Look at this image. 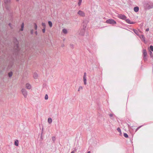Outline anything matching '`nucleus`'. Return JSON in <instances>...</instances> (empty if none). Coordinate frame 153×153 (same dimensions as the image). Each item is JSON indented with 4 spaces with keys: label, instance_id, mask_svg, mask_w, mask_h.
I'll return each instance as SVG.
<instances>
[{
    "label": "nucleus",
    "instance_id": "ddd939ff",
    "mask_svg": "<svg viewBox=\"0 0 153 153\" xmlns=\"http://www.w3.org/2000/svg\"><path fill=\"white\" fill-rule=\"evenodd\" d=\"M33 77L34 79H37L38 77V75L37 73L35 72L33 74Z\"/></svg>",
    "mask_w": 153,
    "mask_h": 153
},
{
    "label": "nucleus",
    "instance_id": "b1692460",
    "mask_svg": "<svg viewBox=\"0 0 153 153\" xmlns=\"http://www.w3.org/2000/svg\"><path fill=\"white\" fill-rule=\"evenodd\" d=\"M133 31L135 33V34H136L137 35L138 34V32L137 30L135 29H133Z\"/></svg>",
    "mask_w": 153,
    "mask_h": 153
},
{
    "label": "nucleus",
    "instance_id": "6e6552de",
    "mask_svg": "<svg viewBox=\"0 0 153 153\" xmlns=\"http://www.w3.org/2000/svg\"><path fill=\"white\" fill-rule=\"evenodd\" d=\"M88 22V21L87 20H85L83 21L82 24H83V28H84L85 29H86V26H87V24Z\"/></svg>",
    "mask_w": 153,
    "mask_h": 153
},
{
    "label": "nucleus",
    "instance_id": "72a5a7b5",
    "mask_svg": "<svg viewBox=\"0 0 153 153\" xmlns=\"http://www.w3.org/2000/svg\"><path fill=\"white\" fill-rule=\"evenodd\" d=\"M152 52L150 51V52H149L150 55L151 57H152L153 58V55L152 56Z\"/></svg>",
    "mask_w": 153,
    "mask_h": 153
},
{
    "label": "nucleus",
    "instance_id": "7c9ffc66",
    "mask_svg": "<svg viewBox=\"0 0 153 153\" xmlns=\"http://www.w3.org/2000/svg\"><path fill=\"white\" fill-rule=\"evenodd\" d=\"M48 96L47 94H46L45 97V100H48Z\"/></svg>",
    "mask_w": 153,
    "mask_h": 153
},
{
    "label": "nucleus",
    "instance_id": "9b49d317",
    "mask_svg": "<svg viewBox=\"0 0 153 153\" xmlns=\"http://www.w3.org/2000/svg\"><path fill=\"white\" fill-rule=\"evenodd\" d=\"M26 87L27 89H30L31 88V86L30 85L29 83H27L26 84Z\"/></svg>",
    "mask_w": 153,
    "mask_h": 153
},
{
    "label": "nucleus",
    "instance_id": "a19ab883",
    "mask_svg": "<svg viewBox=\"0 0 153 153\" xmlns=\"http://www.w3.org/2000/svg\"><path fill=\"white\" fill-rule=\"evenodd\" d=\"M8 25L10 27H11V24L10 23H9V24H8Z\"/></svg>",
    "mask_w": 153,
    "mask_h": 153
},
{
    "label": "nucleus",
    "instance_id": "58836bf2",
    "mask_svg": "<svg viewBox=\"0 0 153 153\" xmlns=\"http://www.w3.org/2000/svg\"><path fill=\"white\" fill-rule=\"evenodd\" d=\"M45 28H44L42 30V31L43 33H45Z\"/></svg>",
    "mask_w": 153,
    "mask_h": 153
},
{
    "label": "nucleus",
    "instance_id": "0eeeda50",
    "mask_svg": "<svg viewBox=\"0 0 153 153\" xmlns=\"http://www.w3.org/2000/svg\"><path fill=\"white\" fill-rule=\"evenodd\" d=\"M118 17L120 19L125 20L127 18L124 15L119 14L118 16Z\"/></svg>",
    "mask_w": 153,
    "mask_h": 153
},
{
    "label": "nucleus",
    "instance_id": "79ce46f5",
    "mask_svg": "<svg viewBox=\"0 0 153 153\" xmlns=\"http://www.w3.org/2000/svg\"><path fill=\"white\" fill-rule=\"evenodd\" d=\"M149 30V28H147L146 29V31H148Z\"/></svg>",
    "mask_w": 153,
    "mask_h": 153
},
{
    "label": "nucleus",
    "instance_id": "f8f14e48",
    "mask_svg": "<svg viewBox=\"0 0 153 153\" xmlns=\"http://www.w3.org/2000/svg\"><path fill=\"white\" fill-rule=\"evenodd\" d=\"M134 10L135 12H138L139 10V8L138 7H134Z\"/></svg>",
    "mask_w": 153,
    "mask_h": 153
},
{
    "label": "nucleus",
    "instance_id": "cd10ccee",
    "mask_svg": "<svg viewBox=\"0 0 153 153\" xmlns=\"http://www.w3.org/2000/svg\"><path fill=\"white\" fill-rule=\"evenodd\" d=\"M70 47L71 48L73 49L74 48V45L72 44H71L70 45Z\"/></svg>",
    "mask_w": 153,
    "mask_h": 153
},
{
    "label": "nucleus",
    "instance_id": "ea45409f",
    "mask_svg": "<svg viewBox=\"0 0 153 153\" xmlns=\"http://www.w3.org/2000/svg\"><path fill=\"white\" fill-rule=\"evenodd\" d=\"M134 22H130V23L129 24H134Z\"/></svg>",
    "mask_w": 153,
    "mask_h": 153
},
{
    "label": "nucleus",
    "instance_id": "37998d69",
    "mask_svg": "<svg viewBox=\"0 0 153 153\" xmlns=\"http://www.w3.org/2000/svg\"><path fill=\"white\" fill-rule=\"evenodd\" d=\"M35 33L36 35H37V31H36V32H35Z\"/></svg>",
    "mask_w": 153,
    "mask_h": 153
},
{
    "label": "nucleus",
    "instance_id": "2eb2a0df",
    "mask_svg": "<svg viewBox=\"0 0 153 153\" xmlns=\"http://www.w3.org/2000/svg\"><path fill=\"white\" fill-rule=\"evenodd\" d=\"M4 3L6 4H8L10 3V0H4Z\"/></svg>",
    "mask_w": 153,
    "mask_h": 153
},
{
    "label": "nucleus",
    "instance_id": "c9c22d12",
    "mask_svg": "<svg viewBox=\"0 0 153 153\" xmlns=\"http://www.w3.org/2000/svg\"><path fill=\"white\" fill-rule=\"evenodd\" d=\"M43 132V128H42V131H41V138L42 137V134Z\"/></svg>",
    "mask_w": 153,
    "mask_h": 153
},
{
    "label": "nucleus",
    "instance_id": "f3484780",
    "mask_svg": "<svg viewBox=\"0 0 153 153\" xmlns=\"http://www.w3.org/2000/svg\"><path fill=\"white\" fill-rule=\"evenodd\" d=\"M117 130L120 133V136H121L122 134V133L121 132V130L120 128L119 127L117 129Z\"/></svg>",
    "mask_w": 153,
    "mask_h": 153
},
{
    "label": "nucleus",
    "instance_id": "e433bc0d",
    "mask_svg": "<svg viewBox=\"0 0 153 153\" xmlns=\"http://www.w3.org/2000/svg\"><path fill=\"white\" fill-rule=\"evenodd\" d=\"M142 126H140L137 127L135 131H137Z\"/></svg>",
    "mask_w": 153,
    "mask_h": 153
},
{
    "label": "nucleus",
    "instance_id": "393cba45",
    "mask_svg": "<svg viewBox=\"0 0 153 153\" xmlns=\"http://www.w3.org/2000/svg\"><path fill=\"white\" fill-rule=\"evenodd\" d=\"M78 5L79 6L81 4L82 0H78Z\"/></svg>",
    "mask_w": 153,
    "mask_h": 153
},
{
    "label": "nucleus",
    "instance_id": "a18cd8bd",
    "mask_svg": "<svg viewBox=\"0 0 153 153\" xmlns=\"http://www.w3.org/2000/svg\"><path fill=\"white\" fill-rule=\"evenodd\" d=\"M87 153H90V151H88V152Z\"/></svg>",
    "mask_w": 153,
    "mask_h": 153
},
{
    "label": "nucleus",
    "instance_id": "7ed1b4c3",
    "mask_svg": "<svg viewBox=\"0 0 153 153\" xmlns=\"http://www.w3.org/2000/svg\"><path fill=\"white\" fill-rule=\"evenodd\" d=\"M106 22L111 24L114 25L116 23V22L114 19H109L106 21Z\"/></svg>",
    "mask_w": 153,
    "mask_h": 153
},
{
    "label": "nucleus",
    "instance_id": "39448f33",
    "mask_svg": "<svg viewBox=\"0 0 153 153\" xmlns=\"http://www.w3.org/2000/svg\"><path fill=\"white\" fill-rule=\"evenodd\" d=\"M21 91L24 97L26 98L27 95V92L26 89L25 88H23L22 89Z\"/></svg>",
    "mask_w": 153,
    "mask_h": 153
},
{
    "label": "nucleus",
    "instance_id": "1a4fd4ad",
    "mask_svg": "<svg viewBox=\"0 0 153 153\" xmlns=\"http://www.w3.org/2000/svg\"><path fill=\"white\" fill-rule=\"evenodd\" d=\"M86 72H85L84 73L83 78V81L84 84L85 85L86 84Z\"/></svg>",
    "mask_w": 153,
    "mask_h": 153
},
{
    "label": "nucleus",
    "instance_id": "49530a36",
    "mask_svg": "<svg viewBox=\"0 0 153 153\" xmlns=\"http://www.w3.org/2000/svg\"><path fill=\"white\" fill-rule=\"evenodd\" d=\"M17 1H18V0H17Z\"/></svg>",
    "mask_w": 153,
    "mask_h": 153
},
{
    "label": "nucleus",
    "instance_id": "4be33fe9",
    "mask_svg": "<svg viewBox=\"0 0 153 153\" xmlns=\"http://www.w3.org/2000/svg\"><path fill=\"white\" fill-rule=\"evenodd\" d=\"M109 115L110 118L111 119H112V120L114 119V117H113V114H109Z\"/></svg>",
    "mask_w": 153,
    "mask_h": 153
},
{
    "label": "nucleus",
    "instance_id": "c85d7f7f",
    "mask_svg": "<svg viewBox=\"0 0 153 153\" xmlns=\"http://www.w3.org/2000/svg\"><path fill=\"white\" fill-rule=\"evenodd\" d=\"M42 26L44 28H45L46 27L45 24L44 23H42Z\"/></svg>",
    "mask_w": 153,
    "mask_h": 153
},
{
    "label": "nucleus",
    "instance_id": "a878e982",
    "mask_svg": "<svg viewBox=\"0 0 153 153\" xmlns=\"http://www.w3.org/2000/svg\"><path fill=\"white\" fill-rule=\"evenodd\" d=\"M140 38H141L142 39L144 40V41H145V37L143 35H141Z\"/></svg>",
    "mask_w": 153,
    "mask_h": 153
},
{
    "label": "nucleus",
    "instance_id": "5701e85b",
    "mask_svg": "<svg viewBox=\"0 0 153 153\" xmlns=\"http://www.w3.org/2000/svg\"><path fill=\"white\" fill-rule=\"evenodd\" d=\"M123 136H124L126 138H128V134L126 133H123Z\"/></svg>",
    "mask_w": 153,
    "mask_h": 153
},
{
    "label": "nucleus",
    "instance_id": "c03bdc74",
    "mask_svg": "<svg viewBox=\"0 0 153 153\" xmlns=\"http://www.w3.org/2000/svg\"><path fill=\"white\" fill-rule=\"evenodd\" d=\"M71 153H74V152L73 151L71 152Z\"/></svg>",
    "mask_w": 153,
    "mask_h": 153
},
{
    "label": "nucleus",
    "instance_id": "20e7f679",
    "mask_svg": "<svg viewBox=\"0 0 153 153\" xmlns=\"http://www.w3.org/2000/svg\"><path fill=\"white\" fill-rule=\"evenodd\" d=\"M143 60L145 61H146L147 60V51L146 49L143 50Z\"/></svg>",
    "mask_w": 153,
    "mask_h": 153
},
{
    "label": "nucleus",
    "instance_id": "423d86ee",
    "mask_svg": "<svg viewBox=\"0 0 153 153\" xmlns=\"http://www.w3.org/2000/svg\"><path fill=\"white\" fill-rule=\"evenodd\" d=\"M77 14L82 17H84L85 16V13L82 11L79 10L77 12Z\"/></svg>",
    "mask_w": 153,
    "mask_h": 153
},
{
    "label": "nucleus",
    "instance_id": "4c0bfd02",
    "mask_svg": "<svg viewBox=\"0 0 153 153\" xmlns=\"http://www.w3.org/2000/svg\"><path fill=\"white\" fill-rule=\"evenodd\" d=\"M30 33L31 34H33V29H32L30 31Z\"/></svg>",
    "mask_w": 153,
    "mask_h": 153
},
{
    "label": "nucleus",
    "instance_id": "6ab92c4d",
    "mask_svg": "<svg viewBox=\"0 0 153 153\" xmlns=\"http://www.w3.org/2000/svg\"><path fill=\"white\" fill-rule=\"evenodd\" d=\"M48 24L50 27H51L52 26V23L51 22V21H49L48 22Z\"/></svg>",
    "mask_w": 153,
    "mask_h": 153
},
{
    "label": "nucleus",
    "instance_id": "aec40b11",
    "mask_svg": "<svg viewBox=\"0 0 153 153\" xmlns=\"http://www.w3.org/2000/svg\"><path fill=\"white\" fill-rule=\"evenodd\" d=\"M8 75L10 77H11L13 75V72L12 71L8 73Z\"/></svg>",
    "mask_w": 153,
    "mask_h": 153
},
{
    "label": "nucleus",
    "instance_id": "dca6fc26",
    "mask_svg": "<svg viewBox=\"0 0 153 153\" xmlns=\"http://www.w3.org/2000/svg\"><path fill=\"white\" fill-rule=\"evenodd\" d=\"M24 27V23H22L21 25V28L20 30L21 31H22L23 30V28Z\"/></svg>",
    "mask_w": 153,
    "mask_h": 153
},
{
    "label": "nucleus",
    "instance_id": "f03ea898",
    "mask_svg": "<svg viewBox=\"0 0 153 153\" xmlns=\"http://www.w3.org/2000/svg\"><path fill=\"white\" fill-rule=\"evenodd\" d=\"M145 7L148 9L153 8V3L149 2L146 4Z\"/></svg>",
    "mask_w": 153,
    "mask_h": 153
},
{
    "label": "nucleus",
    "instance_id": "473e14b6",
    "mask_svg": "<svg viewBox=\"0 0 153 153\" xmlns=\"http://www.w3.org/2000/svg\"><path fill=\"white\" fill-rule=\"evenodd\" d=\"M82 89V86H79V88H78V91H80V90L81 89Z\"/></svg>",
    "mask_w": 153,
    "mask_h": 153
},
{
    "label": "nucleus",
    "instance_id": "2f4dec72",
    "mask_svg": "<svg viewBox=\"0 0 153 153\" xmlns=\"http://www.w3.org/2000/svg\"><path fill=\"white\" fill-rule=\"evenodd\" d=\"M34 25L35 29L36 30L37 27V25L36 23H34Z\"/></svg>",
    "mask_w": 153,
    "mask_h": 153
},
{
    "label": "nucleus",
    "instance_id": "bb28decb",
    "mask_svg": "<svg viewBox=\"0 0 153 153\" xmlns=\"http://www.w3.org/2000/svg\"><path fill=\"white\" fill-rule=\"evenodd\" d=\"M125 20L127 23L128 24H130V21L129 19H125Z\"/></svg>",
    "mask_w": 153,
    "mask_h": 153
},
{
    "label": "nucleus",
    "instance_id": "f257e3e1",
    "mask_svg": "<svg viewBox=\"0 0 153 153\" xmlns=\"http://www.w3.org/2000/svg\"><path fill=\"white\" fill-rule=\"evenodd\" d=\"M14 49H15V52L16 53V54H17L19 51V48L18 42L16 38H15L14 39Z\"/></svg>",
    "mask_w": 153,
    "mask_h": 153
},
{
    "label": "nucleus",
    "instance_id": "412c9836",
    "mask_svg": "<svg viewBox=\"0 0 153 153\" xmlns=\"http://www.w3.org/2000/svg\"><path fill=\"white\" fill-rule=\"evenodd\" d=\"M48 122L49 123H51L52 122V119L51 118L48 119Z\"/></svg>",
    "mask_w": 153,
    "mask_h": 153
},
{
    "label": "nucleus",
    "instance_id": "9d476101",
    "mask_svg": "<svg viewBox=\"0 0 153 153\" xmlns=\"http://www.w3.org/2000/svg\"><path fill=\"white\" fill-rule=\"evenodd\" d=\"M85 29L83 28L81 29L80 30L79 34L82 36H83L84 35L85 33Z\"/></svg>",
    "mask_w": 153,
    "mask_h": 153
},
{
    "label": "nucleus",
    "instance_id": "f704fd0d",
    "mask_svg": "<svg viewBox=\"0 0 153 153\" xmlns=\"http://www.w3.org/2000/svg\"><path fill=\"white\" fill-rule=\"evenodd\" d=\"M52 139L54 142L56 139L55 137H53L52 138Z\"/></svg>",
    "mask_w": 153,
    "mask_h": 153
},
{
    "label": "nucleus",
    "instance_id": "4468645a",
    "mask_svg": "<svg viewBox=\"0 0 153 153\" xmlns=\"http://www.w3.org/2000/svg\"><path fill=\"white\" fill-rule=\"evenodd\" d=\"M14 144L16 146H18L19 145V141L16 140L15 141Z\"/></svg>",
    "mask_w": 153,
    "mask_h": 153
},
{
    "label": "nucleus",
    "instance_id": "a211bd4d",
    "mask_svg": "<svg viewBox=\"0 0 153 153\" xmlns=\"http://www.w3.org/2000/svg\"><path fill=\"white\" fill-rule=\"evenodd\" d=\"M62 32L65 34H66L67 33L68 31L67 30L65 29H63L62 30Z\"/></svg>",
    "mask_w": 153,
    "mask_h": 153
},
{
    "label": "nucleus",
    "instance_id": "c756f323",
    "mask_svg": "<svg viewBox=\"0 0 153 153\" xmlns=\"http://www.w3.org/2000/svg\"><path fill=\"white\" fill-rule=\"evenodd\" d=\"M150 48L152 51H153V46L152 45H151L150 46Z\"/></svg>",
    "mask_w": 153,
    "mask_h": 153
}]
</instances>
